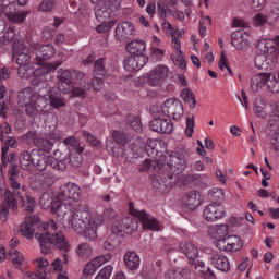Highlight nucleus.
<instances>
[{
  "mask_svg": "<svg viewBox=\"0 0 279 279\" xmlns=\"http://www.w3.org/2000/svg\"><path fill=\"white\" fill-rule=\"evenodd\" d=\"M68 213L71 215L69 223L72 230H75L77 234H83L86 241L97 239V228L104 223V220L99 216L93 215L88 205L81 203Z\"/></svg>",
  "mask_w": 279,
  "mask_h": 279,
  "instance_id": "f257e3e1",
  "label": "nucleus"
},
{
  "mask_svg": "<svg viewBox=\"0 0 279 279\" xmlns=\"http://www.w3.org/2000/svg\"><path fill=\"white\" fill-rule=\"evenodd\" d=\"M35 239L38 241L41 254H49L51 247L54 250H61L62 252H69V242L62 231L49 232L44 229L41 233H36Z\"/></svg>",
  "mask_w": 279,
  "mask_h": 279,
  "instance_id": "f03ea898",
  "label": "nucleus"
},
{
  "mask_svg": "<svg viewBox=\"0 0 279 279\" xmlns=\"http://www.w3.org/2000/svg\"><path fill=\"white\" fill-rule=\"evenodd\" d=\"M154 120L150 121L149 126L153 132L158 134H171L173 132V121L167 116V111L162 106L153 105L150 107Z\"/></svg>",
  "mask_w": 279,
  "mask_h": 279,
  "instance_id": "7ed1b4c3",
  "label": "nucleus"
},
{
  "mask_svg": "<svg viewBox=\"0 0 279 279\" xmlns=\"http://www.w3.org/2000/svg\"><path fill=\"white\" fill-rule=\"evenodd\" d=\"M40 101L43 98H38L36 92L32 90V88L26 87L19 92L17 94V105L21 108H25L26 114L28 117H36L38 112H40Z\"/></svg>",
  "mask_w": 279,
  "mask_h": 279,
  "instance_id": "20e7f679",
  "label": "nucleus"
},
{
  "mask_svg": "<svg viewBox=\"0 0 279 279\" xmlns=\"http://www.w3.org/2000/svg\"><path fill=\"white\" fill-rule=\"evenodd\" d=\"M265 86L270 90V93H279V74L259 73L252 77L251 90L253 93H260Z\"/></svg>",
  "mask_w": 279,
  "mask_h": 279,
  "instance_id": "39448f33",
  "label": "nucleus"
},
{
  "mask_svg": "<svg viewBox=\"0 0 279 279\" xmlns=\"http://www.w3.org/2000/svg\"><path fill=\"white\" fill-rule=\"evenodd\" d=\"M39 205L44 210H50L52 215H57L61 220L68 215L66 208H70L71 205L68 203L62 204L61 201L56 199L53 193L45 192L39 198Z\"/></svg>",
  "mask_w": 279,
  "mask_h": 279,
  "instance_id": "423d86ee",
  "label": "nucleus"
},
{
  "mask_svg": "<svg viewBox=\"0 0 279 279\" xmlns=\"http://www.w3.org/2000/svg\"><path fill=\"white\" fill-rule=\"evenodd\" d=\"M43 230H45V225L40 221V218L36 215L27 216L22 225L19 227L17 232L27 239V241H32L34 235L41 234Z\"/></svg>",
  "mask_w": 279,
  "mask_h": 279,
  "instance_id": "0eeeda50",
  "label": "nucleus"
},
{
  "mask_svg": "<svg viewBox=\"0 0 279 279\" xmlns=\"http://www.w3.org/2000/svg\"><path fill=\"white\" fill-rule=\"evenodd\" d=\"M80 195H82V189L75 183H65L61 186L59 192V199L61 204H69L70 207H66V213L75 208V202H80Z\"/></svg>",
  "mask_w": 279,
  "mask_h": 279,
  "instance_id": "6e6552de",
  "label": "nucleus"
},
{
  "mask_svg": "<svg viewBox=\"0 0 279 279\" xmlns=\"http://www.w3.org/2000/svg\"><path fill=\"white\" fill-rule=\"evenodd\" d=\"M92 3H97L95 8V16L97 21L104 23V21L112 16V12L119 10L121 0H92Z\"/></svg>",
  "mask_w": 279,
  "mask_h": 279,
  "instance_id": "1a4fd4ad",
  "label": "nucleus"
},
{
  "mask_svg": "<svg viewBox=\"0 0 279 279\" xmlns=\"http://www.w3.org/2000/svg\"><path fill=\"white\" fill-rule=\"evenodd\" d=\"M257 49L262 53H266L272 64H279V35L272 39H259L257 41Z\"/></svg>",
  "mask_w": 279,
  "mask_h": 279,
  "instance_id": "9d476101",
  "label": "nucleus"
},
{
  "mask_svg": "<svg viewBox=\"0 0 279 279\" xmlns=\"http://www.w3.org/2000/svg\"><path fill=\"white\" fill-rule=\"evenodd\" d=\"M167 167L170 169L169 180L178 178V171L182 172L189 167V161L182 153H172L167 160Z\"/></svg>",
  "mask_w": 279,
  "mask_h": 279,
  "instance_id": "9b49d317",
  "label": "nucleus"
},
{
  "mask_svg": "<svg viewBox=\"0 0 279 279\" xmlns=\"http://www.w3.org/2000/svg\"><path fill=\"white\" fill-rule=\"evenodd\" d=\"M41 101H45V106L39 107V110H47V107L50 110H62L66 106V98L56 88L50 89L46 97L41 98Z\"/></svg>",
  "mask_w": 279,
  "mask_h": 279,
  "instance_id": "f8f14e48",
  "label": "nucleus"
},
{
  "mask_svg": "<svg viewBox=\"0 0 279 279\" xmlns=\"http://www.w3.org/2000/svg\"><path fill=\"white\" fill-rule=\"evenodd\" d=\"M130 213L134 217H137V219H141L144 230H150L151 232H160L162 230L160 222L147 211L134 209L130 205Z\"/></svg>",
  "mask_w": 279,
  "mask_h": 279,
  "instance_id": "ddd939ff",
  "label": "nucleus"
},
{
  "mask_svg": "<svg viewBox=\"0 0 279 279\" xmlns=\"http://www.w3.org/2000/svg\"><path fill=\"white\" fill-rule=\"evenodd\" d=\"M147 77L149 86H162L169 77V68L165 64H158L148 72Z\"/></svg>",
  "mask_w": 279,
  "mask_h": 279,
  "instance_id": "4468645a",
  "label": "nucleus"
},
{
  "mask_svg": "<svg viewBox=\"0 0 279 279\" xmlns=\"http://www.w3.org/2000/svg\"><path fill=\"white\" fill-rule=\"evenodd\" d=\"M161 108L166 111L167 117L172 118L173 121H180L184 114V107L178 98L167 99Z\"/></svg>",
  "mask_w": 279,
  "mask_h": 279,
  "instance_id": "2eb2a0df",
  "label": "nucleus"
},
{
  "mask_svg": "<svg viewBox=\"0 0 279 279\" xmlns=\"http://www.w3.org/2000/svg\"><path fill=\"white\" fill-rule=\"evenodd\" d=\"M12 60L20 66L21 64L32 63V56L29 49L24 43H15L12 49Z\"/></svg>",
  "mask_w": 279,
  "mask_h": 279,
  "instance_id": "dca6fc26",
  "label": "nucleus"
},
{
  "mask_svg": "<svg viewBox=\"0 0 279 279\" xmlns=\"http://www.w3.org/2000/svg\"><path fill=\"white\" fill-rule=\"evenodd\" d=\"M136 230H138V222L132 217L123 218L112 227L113 234H132V232H136Z\"/></svg>",
  "mask_w": 279,
  "mask_h": 279,
  "instance_id": "f3484780",
  "label": "nucleus"
},
{
  "mask_svg": "<svg viewBox=\"0 0 279 279\" xmlns=\"http://www.w3.org/2000/svg\"><path fill=\"white\" fill-rule=\"evenodd\" d=\"M216 247L221 252H239L243 247V241L236 235H230L226 239L218 240Z\"/></svg>",
  "mask_w": 279,
  "mask_h": 279,
  "instance_id": "a211bd4d",
  "label": "nucleus"
},
{
  "mask_svg": "<svg viewBox=\"0 0 279 279\" xmlns=\"http://www.w3.org/2000/svg\"><path fill=\"white\" fill-rule=\"evenodd\" d=\"M226 217V208L221 204L210 203L204 209V219L210 223L219 221Z\"/></svg>",
  "mask_w": 279,
  "mask_h": 279,
  "instance_id": "6ab92c4d",
  "label": "nucleus"
},
{
  "mask_svg": "<svg viewBox=\"0 0 279 279\" xmlns=\"http://www.w3.org/2000/svg\"><path fill=\"white\" fill-rule=\"evenodd\" d=\"M136 29L134 28V24L130 22H122L116 27V40L119 43H125V40H130L132 36H135Z\"/></svg>",
  "mask_w": 279,
  "mask_h": 279,
  "instance_id": "aec40b11",
  "label": "nucleus"
},
{
  "mask_svg": "<svg viewBox=\"0 0 279 279\" xmlns=\"http://www.w3.org/2000/svg\"><path fill=\"white\" fill-rule=\"evenodd\" d=\"M148 60L147 56H129L124 58L123 66L125 71H141V69L147 64Z\"/></svg>",
  "mask_w": 279,
  "mask_h": 279,
  "instance_id": "412c9836",
  "label": "nucleus"
},
{
  "mask_svg": "<svg viewBox=\"0 0 279 279\" xmlns=\"http://www.w3.org/2000/svg\"><path fill=\"white\" fill-rule=\"evenodd\" d=\"M57 73H58L57 80H59V82H64L65 84H72V86L75 81L84 80V73L73 69H70V70L59 69Z\"/></svg>",
  "mask_w": 279,
  "mask_h": 279,
  "instance_id": "4be33fe9",
  "label": "nucleus"
},
{
  "mask_svg": "<svg viewBox=\"0 0 279 279\" xmlns=\"http://www.w3.org/2000/svg\"><path fill=\"white\" fill-rule=\"evenodd\" d=\"M182 204L189 210H195L202 206V195L197 191H191L183 195Z\"/></svg>",
  "mask_w": 279,
  "mask_h": 279,
  "instance_id": "5701e85b",
  "label": "nucleus"
},
{
  "mask_svg": "<svg viewBox=\"0 0 279 279\" xmlns=\"http://www.w3.org/2000/svg\"><path fill=\"white\" fill-rule=\"evenodd\" d=\"M246 36L243 31H234L231 34V44L238 51H243V49L250 46V39Z\"/></svg>",
  "mask_w": 279,
  "mask_h": 279,
  "instance_id": "b1692460",
  "label": "nucleus"
},
{
  "mask_svg": "<svg viewBox=\"0 0 279 279\" xmlns=\"http://www.w3.org/2000/svg\"><path fill=\"white\" fill-rule=\"evenodd\" d=\"M210 263L215 269H218V271H222L223 274L230 271V259H228L226 255L214 254L210 257Z\"/></svg>",
  "mask_w": 279,
  "mask_h": 279,
  "instance_id": "393cba45",
  "label": "nucleus"
},
{
  "mask_svg": "<svg viewBox=\"0 0 279 279\" xmlns=\"http://www.w3.org/2000/svg\"><path fill=\"white\" fill-rule=\"evenodd\" d=\"M56 56V47L53 45L48 44L40 46L36 52L37 62H45L47 60H51Z\"/></svg>",
  "mask_w": 279,
  "mask_h": 279,
  "instance_id": "a878e982",
  "label": "nucleus"
},
{
  "mask_svg": "<svg viewBox=\"0 0 279 279\" xmlns=\"http://www.w3.org/2000/svg\"><path fill=\"white\" fill-rule=\"evenodd\" d=\"M179 250L189 258L190 263H192V260H195L199 256V251L197 250V246H195V244L191 242L180 243Z\"/></svg>",
  "mask_w": 279,
  "mask_h": 279,
  "instance_id": "bb28decb",
  "label": "nucleus"
},
{
  "mask_svg": "<svg viewBox=\"0 0 279 279\" xmlns=\"http://www.w3.org/2000/svg\"><path fill=\"white\" fill-rule=\"evenodd\" d=\"M126 51L132 56H145V51H147V45L144 40L137 39L126 44Z\"/></svg>",
  "mask_w": 279,
  "mask_h": 279,
  "instance_id": "cd10ccee",
  "label": "nucleus"
},
{
  "mask_svg": "<svg viewBox=\"0 0 279 279\" xmlns=\"http://www.w3.org/2000/svg\"><path fill=\"white\" fill-rule=\"evenodd\" d=\"M124 265L130 271H136L141 267V257L135 252L129 251L124 254Z\"/></svg>",
  "mask_w": 279,
  "mask_h": 279,
  "instance_id": "c85d7f7f",
  "label": "nucleus"
},
{
  "mask_svg": "<svg viewBox=\"0 0 279 279\" xmlns=\"http://www.w3.org/2000/svg\"><path fill=\"white\" fill-rule=\"evenodd\" d=\"M16 194L14 192L10 191V189L4 190V193L2 194V208H8L9 210H16Z\"/></svg>",
  "mask_w": 279,
  "mask_h": 279,
  "instance_id": "c756f323",
  "label": "nucleus"
},
{
  "mask_svg": "<svg viewBox=\"0 0 279 279\" xmlns=\"http://www.w3.org/2000/svg\"><path fill=\"white\" fill-rule=\"evenodd\" d=\"M51 157L43 155L40 153H35L33 155V166L36 167L38 171H45L49 167Z\"/></svg>",
  "mask_w": 279,
  "mask_h": 279,
  "instance_id": "7c9ffc66",
  "label": "nucleus"
},
{
  "mask_svg": "<svg viewBox=\"0 0 279 279\" xmlns=\"http://www.w3.org/2000/svg\"><path fill=\"white\" fill-rule=\"evenodd\" d=\"M34 156H36V151L32 150L31 153L27 150H23L20 155V163L24 171H29L32 166L34 165Z\"/></svg>",
  "mask_w": 279,
  "mask_h": 279,
  "instance_id": "2f4dec72",
  "label": "nucleus"
},
{
  "mask_svg": "<svg viewBox=\"0 0 279 279\" xmlns=\"http://www.w3.org/2000/svg\"><path fill=\"white\" fill-rule=\"evenodd\" d=\"M75 252L81 260H88L93 256V245L88 242H83L76 246Z\"/></svg>",
  "mask_w": 279,
  "mask_h": 279,
  "instance_id": "473e14b6",
  "label": "nucleus"
},
{
  "mask_svg": "<svg viewBox=\"0 0 279 279\" xmlns=\"http://www.w3.org/2000/svg\"><path fill=\"white\" fill-rule=\"evenodd\" d=\"M35 147H37L38 149L37 151H35V154H40V151L49 154V151L53 149V142H51V140L39 137V140L35 141Z\"/></svg>",
  "mask_w": 279,
  "mask_h": 279,
  "instance_id": "72a5a7b5",
  "label": "nucleus"
},
{
  "mask_svg": "<svg viewBox=\"0 0 279 279\" xmlns=\"http://www.w3.org/2000/svg\"><path fill=\"white\" fill-rule=\"evenodd\" d=\"M9 184L16 197H23V195H27V186L22 185L21 182H19V179L11 178L9 179Z\"/></svg>",
  "mask_w": 279,
  "mask_h": 279,
  "instance_id": "f704fd0d",
  "label": "nucleus"
},
{
  "mask_svg": "<svg viewBox=\"0 0 279 279\" xmlns=\"http://www.w3.org/2000/svg\"><path fill=\"white\" fill-rule=\"evenodd\" d=\"M267 102L263 98H257L254 102V112L258 119H267Z\"/></svg>",
  "mask_w": 279,
  "mask_h": 279,
  "instance_id": "c9c22d12",
  "label": "nucleus"
},
{
  "mask_svg": "<svg viewBox=\"0 0 279 279\" xmlns=\"http://www.w3.org/2000/svg\"><path fill=\"white\" fill-rule=\"evenodd\" d=\"M17 75L21 80H29V77H34V65H32V63L21 64L17 69Z\"/></svg>",
  "mask_w": 279,
  "mask_h": 279,
  "instance_id": "e433bc0d",
  "label": "nucleus"
},
{
  "mask_svg": "<svg viewBox=\"0 0 279 279\" xmlns=\"http://www.w3.org/2000/svg\"><path fill=\"white\" fill-rule=\"evenodd\" d=\"M4 14L7 15V19L11 21V23H23V21L27 19L29 11H7Z\"/></svg>",
  "mask_w": 279,
  "mask_h": 279,
  "instance_id": "4c0bfd02",
  "label": "nucleus"
},
{
  "mask_svg": "<svg viewBox=\"0 0 279 279\" xmlns=\"http://www.w3.org/2000/svg\"><path fill=\"white\" fill-rule=\"evenodd\" d=\"M84 147H78L75 153H71L68 159L69 165L74 167V169H80L82 167V153Z\"/></svg>",
  "mask_w": 279,
  "mask_h": 279,
  "instance_id": "58836bf2",
  "label": "nucleus"
},
{
  "mask_svg": "<svg viewBox=\"0 0 279 279\" xmlns=\"http://www.w3.org/2000/svg\"><path fill=\"white\" fill-rule=\"evenodd\" d=\"M181 97L185 104H189V108L191 110H194V108L197 106V101H195V94H193L191 88H183L181 92Z\"/></svg>",
  "mask_w": 279,
  "mask_h": 279,
  "instance_id": "ea45409f",
  "label": "nucleus"
},
{
  "mask_svg": "<svg viewBox=\"0 0 279 279\" xmlns=\"http://www.w3.org/2000/svg\"><path fill=\"white\" fill-rule=\"evenodd\" d=\"M59 154L60 150L54 151V158H50L49 167H51L56 171H66V163L62 158H60V156H58Z\"/></svg>",
  "mask_w": 279,
  "mask_h": 279,
  "instance_id": "a19ab883",
  "label": "nucleus"
},
{
  "mask_svg": "<svg viewBox=\"0 0 279 279\" xmlns=\"http://www.w3.org/2000/svg\"><path fill=\"white\" fill-rule=\"evenodd\" d=\"M269 62H271L269 54L265 52L264 54H257L254 60L255 66L259 69V71H267V69H269Z\"/></svg>",
  "mask_w": 279,
  "mask_h": 279,
  "instance_id": "79ce46f5",
  "label": "nucleus"
},
{
  "mask_svg": "<svg viewBox=\"0 0 279 279\" xmlns=\"http://www.w3.org/2000/svg\"><path fill=\"white\" fill-rule=\"evenodd\" d=\"M189 274H191L189 268H182L179 270H175V268H172V269H169L165 274V278L166 279H182V278H186V276H189Z\"/></svg>",
  "mask_w": 279,
  "mask_h": 279,
  "instance_id": "37998d69",
  "label": "nucleus"
},
{
  "mask_svg": "<svg viewBox=\"0 0 279 279\" xmlns=\"http://www.w3.org/2000/svg\"><path fill=\"white\" fill-rule=\"evenodd\" d=\"M36 183L38 184V189H49L53 184V175L43 173L37 178Z\"/></svg>",
  "mask_w": 279,
  "mask_h": 279,
  "instance_id": "c03bdc74",
  "label": "nucleus"
},
{
  "mask_svg": "<svg viewBox=\"0 0 279 279\" xmlns=\"http://www.w3.org/2000/svg\"><path fill=\"white\" fill-rule=\"evenodd\" d=\"M209 197L211 199V204H221L223 202L225 193L223 190L219 187H214L209 191Z\"/></svg>",
  "mask_w": 279,
  "mask_h": 279,
  "instance_id": "a18cd8bd",
  "label": "nucleus"
},
{
  "mask_svg": "<svg viewBox=\"0 0 279 279\" xmlns=\"http://www.w3.org/2000/svg\"><path fill=\"white\" fill-rule=\"evenodd\" d=\"M9 255L11 256L14 267H16V269H21V266L23 265V254L19 253L16 248H11L9 251Z\"/></svg>",
  "mask_w": 279,
  "mask_h": 279,
  "instance_id": "49530a36",
  "label": "nucleus"
},
{
  "mask_svg": "<svg viewBox=\"0 0 279 279\" xmlns=\"http://www.w3.org/2000/svg\"><path fill=\"white\" fill-rule=\"evenodd\" d=\"M110 260H112V255L109 253L90 259L97 269H99V267H104V265H106V263H110Z\"/></svg>",
  "mask_w": 279,
  "mask_h": 279,
  "instance_id": "de8ad7c7",
  "label": "nucleus"
},
{
  "mask_svg": "<svg viewBox=\"0 0 279 279\" xmlns=\"http://www.w3.org/2000/svg\"><path fill=\"white\" fill-rule=\"evenodd\" d=\"M151 186L156 193H167V183L158 177H154L151 181Z\"/></svg>",
  "mask_w": 279,
  "mask_h": 279,
  "instance_id": "09e8293b",
  "label": "nucleus"
},
{
  "mask_svg": "<svg viewBox=\"0 0 279 279\" xmlns=\"http://www.w3.org/2000/svg\"><path fill=\"white\" fill-rule=\"evenodd\" d=\"M56 4V0H43L38 7V12H51Z\"/></svg>",
  "mask_w": 279,
  "mask_h": 279,
  "instance_id": "8fccbe9b",
  "label": "nucleus"
},
{
  "mask_svg": "<svg viewBox=\"0 0 279 279\" xmlns=\"http://www.w3.org/2000/svg\"><path fill=\"white\" fill-rule=\"evenodd\" d=\"M58 66H62V61L48 62L44 66L39 68V71L45 75L47 73H51V71H56Z\"/></svg>",
  "mask_w": 279,
  "mask_h": 279,
  "instance_id": "3c124183",
  "label": "nucleus"
},
{
  "mask_svg": "<svg viewBox=\"0 0 279 279\" xmlns=\"http://www.w3.org/2000/svg\"><path fill=\"white\" fill-rule=\"evenodd\" d=\"M158 145H160V142L158 141H150L146 146L145 150L148 156H157L158 155Z\"/></svg>",
  "mask_w": 279,
  "mask_h": 279,
  "instance_id": "603ef678",
  "label": "nucleus"
},
{
  "mask_svg": "<svg viewBox=\"0 0 279 279\" xmlns=\"http://www.w3.org/2000/svg\"><path fill=\"white\" fill-rule=\"evenodd\" d=\"M104 58H99L98 60L95 61L94 63V73H96V75H106V66L104 65Z\"/></svg>",
  "mask_w": 279,
  "mask_h": 279,
  "instance_id": "864d4df0",
  "label": "nucleus"
},
{
  "mask_svg": "<svg viewBox=\"0 0 279 279\" xmlns=\"http://www.w3.org/2000/svg\"><path fill=\"white\" fill-rule=\"evenodd\" d=\"M269 23V19H267V15L262 14V13H257L254 17H253V25L255 27H263V25Z\"/></svg>",
  "mask_w": 279,
  "mask_h": 279,
  "instance_id": "5fc2aeb1",
  "label": "nucleus"
},
{
  "mask_svg": "<svg viewBox=\"0 0 279 279\" xmlns=\"http://www.w3.org/2000/svg\"><path fill=\"white\" fill-rule=\"evenodd\" d=\"M190 265H192L201 277L204 276V272L206 271V264L203 260L194 259L190 262Z\"/></svg>",
  "mask_w": 279,
  "mask_h": 279,
  "instance_id": "6e6d98bb",
  "label": "nucleus"
},
{
  "mask_svg": "<svg viewBox=\"0 0 279 279\" xmlns=\"http://www.w3.org/2000/svg\"><path fill=\"white\" fill-rule=\"evenodd\" d=\"M218 66H219L220 71H225V69H226L228 71L229 75H233L232 69H230V65H228V58H226V52H223V51H221Z\"/></svg>",
  "mask_w": 279,
  "mask_h": 279,
  "instance_id": "4d7b16f0",
  "label": "nucleus"
},
{
  "mask_svg": "<svg viewBox=\"0 0 279 279\" xmlns=\"http://www.w3.org/2000/svg\"><path fill=\"white\" fill-rule=\"evenodd\" d=\"M201 178L202 175L194 174V175H190L189 180H192V182H194L197 189H208V183L206 181H203Z\"/></svg>",
  "mask_w": 279,
  "mask_h": 279,
  "instance_id": "13d9d810",
  "label": "nucleus"
},
{
  "mask_svg": "<svg viewBox=\"0 0 279 279\" xmlns=\"http://www.w3.org/2000/svg\"><path fill=\"white\" fill-rule=\"evenodd\" d=\"M113 25H114L113 21L105 22V23L96 26V32L98 34H106V33L110 32V29H112Z\"/></svg>",
  "mask_w": 279,
  "mask_h": 279,
  "instance_id": "bf43d9fd",
  "label": "nucleus"
},
{
  "mask_svg": "<svg viewBox=\"0 0 279 279\" xmlns=\"http://www.w3.org/2000/svg\"><path fill=\"white\" fill-rule=\"evenodd\" d=\"M195 132V120L193 117H187L186 118V128H185V134L191 138L193 136V133Z\"/></svg>",
  "mask_w": 279,
  "mask_h": 279,
  "instance_id": "052dcab7",
  "label": "nucleus"
},
{
  "mask_svg": "<svg viewBox=\"0 0 279 279\" xmlns=\"http://www.w3.org/2000/svg\"><path fill=\"white\" fill-rule=\"evenodd\" d=\"M20 174H21V169L16 163H13L9 167V171H8L9 180H12V178L13 180L19 179Z\"/></svg>",
  "mask_w": 279,
  "mask_h": 279,
  "instance_id": "680f3d73",
  "label": "nucleus"
},
{
  "mask_svg": "<svg viewBox=\"0 0 279 279\" xmlns=\"http://www.w3.org/2000/svg\"><path fill=\"white\" fill-rule=\"evenodd\" d=\"M58 90L59 93H64L65 95H69V93L73 90V85L71 83H64V81H59Z\"/></svg>",
  "mask_w": 279,
  "mask_h": 279,
  "instance_id": "e2e57ef3",
  "label": "nucleus"
},
{
  "mask_svg": "<svg viewBox=\"0 0 279 279\" xmlns=\"http://www.w3.org/2000/svg\"><path fill=\"white\" fill-rule=\"evenodd\" d=\"M102 218L105 221H112L117 218V211L113 208H107L102 213Z\"/></svg>",
  "mask_w": 279,
  "mask_h": 279,
  "instance_id": "0e129e2a",
  "label": "nucleus"
},
{
  "mask_svg": "<svg viewBox=\"0 0 279 279\" xmlns=\"http://www.w3.org/2000/svg\"><path fill=\"white\" fill-rule=\"evenodd\" d=\"M47 276L46 271L38 270V274L27 271L24 276L25 279H45Z\"/></svg>",
  "mask_w": 279,
  "mask_h": 279,
  "instance_id": "69168bd1",
  "label": "nucleus"
},
{
  "mask_svg": "<svg viewBox=\"0 0 279 279\" xmlns=\"http://www.w3.org/2000/svg\"><path fill=\"white\" fill-rule=\"evenodd\" d=\"M35 266L39 268V271H45L46 267H49V260L43 258V257H37L34 259Z\"/></svg>",
  "mask_w": 279,
  "mask_h": 279,
  "instance_id": "338daca9",
  "label": "nucleus"
},
{
  "mask_svg": "<svg viewBox=\"0 0 279 279\" xmlns=\"http://www.w3.org/2000/svg\"><path fill=\"white\" fill-rule=\"evenodd\" d=\"M270 145L275 151L279 153V131L274 133L270 140Z\"/></svg>",
  "mask_w": 279,
  "mask_h": 279,
  "instance_id": "774afa93",
  "label": "nucleus"
}]
</instances>
